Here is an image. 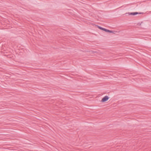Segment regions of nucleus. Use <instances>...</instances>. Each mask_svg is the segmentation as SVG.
Instances as JSON below:
<instances>
[{
	"label": "nucleus",
	"mask_w": 151,
	"mask_h": 151,
	"mask_svg": "<svg viewBox=\"0 0 151 151\" xmlns=\"http://www.w3.org/2000/svg\"><path fill=\"white\" fill-rule=\"evenodd\" d=\"M97 27H98V28H99V29L102 30H103L106 32H107L108 31V29H105L104 28H103L97 25Z\"/></svg>",
	"instance_id": "obj_3"
},
{
	"label": "nucleus",
	"mask_w": 151,
	"mask_h": 151,
	"mask_svg": "<svg viewBox=\"0 0 151 151\" xmlns=\"http://www.w3.org/2000/svg\"><path fill=\"white\" fill-rule=\"evenodd\" d=\"M109 97L107 96H106L104 97L101 101V102H105L107 101L109 99Z\"/></svg>",
	"instance_id": "obj_2"
},
{
	"label": "nucleus",
	"mask_w": 151,
	"mask_h": 151,
	"mask_svg": "<svg viewBox=\"0 0 151 151\" xmlns=\"http://www.w3.org/2000/svg\"><path fill=\"white\" fill-rule=\"evenodd\" d=\"M143 13L142 12H129L128 13V14L129 15H135L137 14H143Z\"/></svg>",
	"instance_id": "obj_1"
},
{
	"label": "nucleus",
	"mask_w": 151,
	"mask_h": 151,
	"mask_svg": "<svg viewBox=\"0 0 151 151\" xmlns=\"http://www.w3.org/2000/svg\"><path fill=\"white\" fill-rule=\"evenodd\" d=\"M115 32V31L110 30L108 29L107 32H109L110 33H114V32Z\"/></svg>",
	"instance_id": "obj_4"
},
{
	"label": "nucleus",
	"mask_w": 151,
	"mask_h": 151,
	"mask_svg": "<svg viewBox=\"0 0 151 151\" xmlns=\"http://www.w3.org/2000/svg\"><path fill=\"white\" fill-rule=\"evenodd\" d=\"M141 23H138L137 24V25H140H140H141Z\"/></svg>",
	"instance_id": "obj_5"
},
{
	"label": "nucleus",
	"mask_w": 151,
	"mask_h": 151,
	"mask_svg": "<svg viewBox=\"0 0 151 151\" xmlns=\"http://www.w3.org/2000/svg\"><path fill=\"white\" fill-rule=\"evenodd\" d=\"M92 52L93 53H96L97 52L94 51H93Z\"/></svg>",
	"instance_id": "obj_6"
}]
</instances>
